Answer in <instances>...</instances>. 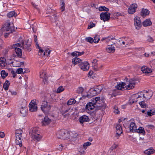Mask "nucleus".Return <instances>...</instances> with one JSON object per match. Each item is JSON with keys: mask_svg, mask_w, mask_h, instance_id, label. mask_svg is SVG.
<instances>
[{"mask_svg": "<svg viewBox=\"0 0 155 155\" xmlns=\"http://www.w3.org/2000/svg\"><path fill=\"white\" fill-rule=\"evenodd\" d=\"M153 94V92L150 90L144 91L138 93L137 94H133L129 100V103L131 105L136 102L139 99L143 97L145 100L150 99Z\"/></svg>", "mask_w": 155, "mask_h": 155, "instance_id": "nucleus-1", "label": "nucleus"}, {"mask_svg": "<svg viewBox=\"0 0 155 155\" xmlns=\"http://www.w3.org/2000/svg\"><path fill=\"white\" fill-rule=\"evenodd\" d=\"M14 28L12 27V26H11L9 20H7L3 27L0 30V32H2L1 33L2 34L3 32L8 31V33H6L5 34V37L6 38L10 33L12 32L13 31H14Z\"/></svg>", "mask_w": 155, "mask_h": 155, "instance_id": "nucleus-2", "label": "nucleus"}, {"mask_svg": "<svg viewBox=\"0 0 155 155\" xmlns=\"http://www.w3.org/2000/svg\"><path fill=\"white\" fill-rule=\"evenodd\" d=\"M104 97H96L92 99V101L96 104V106L98 107L99 109L102 110L104 109L106 107L105 104L104 103Z\"/></svg>", "mask_w": 155, "mask_h": 155, "instance_id": "nucleus-3", "label": "nucleus"}, {"mask_svg": "<svg viewBox=\"0 0 155 155\" xmlns=\"http://www.w3.org/2000/svg\"><path fill=\"white\" fill-rule=\"evenodd\" d=\"M130 130L131 132L141 133L143 135H144L145 133L144 129L143 127H140L137 129L136 124L134 122H132L130 123Z\"/></svg>", "mask_w": 155, "mask_h": 155, "instance_id": "nucleus-4", "label": "nucleus"}, {"mask_svg": "<svg viewBox=\"0 0 155 155\" xmlns=\"http://www.w3.org/2000/svg\"><path fill=\"white\" fill-rule=\"evenodd\" d=\"M24 42L22 40L21 43H17L13 44L12 46V48L15 49V51L17 54V55L19 57H21L22 55V52L21 49L19 47H22L21 45L23 46Z\"/></svg>", "mask_w": 155, "mask_h": 155, "instance_id": "nucleus-5", "label": "nucleus"}, {"mask_svg": "<svg viewBox=\"0 0 155 155\" xmlns=\"http://www.w3.org/2000/svg\"><path fill=\"white\" fill-rule=\"evenodd\" d=\"M51 107V105L47 101H43L41 105V110L45 114H48L50 111Z\"/></svg>", "mask_w": 155, "mask_h": 155, "instance_id": "nucleus-6", "label": "nucleus"}, {"mask_svg": "<svg viewBox=\"0 0 155 155\" xmlns=\"http://www.w3.org/2000/svg\"><path fill=\"white\" fill-rule=\"evenodd\" d=\"M57 135L58 138L66 139L69 138L70 134L67 130H63L58 131Z\"/></svg>", "mask_w": 155, "mask_h": 155, "instance_id": "nucleus-7", "label": "nucleus"}, {"mask_svg": "<svg viewBox=\"0 0 155 155\" xmlns=\"http://www.w3.org/2000/svg\"><path fill=\"white\" fill-rule=\"evenodd\" d=\"M79 66L82 70L84 71H87L89 68V64L87 61L81 62Z\"/></svg>", "mask_w": 155, "mask_h": 155, "instance_id": "nucleus-8", "label": "nucleus"}, {"mask_svg": "<svg viewBox=\"0 0 155 155\" xmlns=\"http://www.w3.org/2000/svg\"><path fill=\"white\" fill-rule=\"evenodd\" d=\"M110 13L107 12H102L100 15L101 19L104 21H108L110 18Z\"/></svg>", "mask_w": 155, "mask_h": 155, "instance_id": "nucleus-9", "label": "nucleus"}, {"mask_svg": "<svg viewBox=\"0 0 155 155\" xmlns=\"http://www.w3.org/2000/svg\"><path fill=\"white\" fill-rule=\"evenodd\" d=\"M29 110L31 112H34L37 111V107L36 103L34 100L31 101L29 105Z\"/></svg>", "mask_w": 155, "mask_h": 155, "instance_id": "nucleus-10", "label": "nucleus"}, {"mask_svg": "<svg viewBox=\"0 0 155 155\" xmlns=\"http://www.w3.org/2000/svg\"><path fill=\"white\" fill-rule=\"evenodd\" d=\"M137 7V5L136 4H133L131 5L129 7L128 11L130 14H134L136 11V8Z\"/></svg>", "mask_w": 155, "mask_h": 155, "instance_id": "nucleus-11", "label": "nucleus"}, {"mask_svg": "<svg viewBox=\"0 0 155 155\" xmlns=\"http://www.w3.org/2000/svg\"><path fill=\"white\" fill-rule=\"evenodd\" d=\"M116 137L117 139H118L120 135L122 133L123 130L121 125L117 124L116 127Z\"/></svg>", "mask_w": 155, "mask_h": 155, "instance_id": "nucleus-12", "label": "nucleus"}, {"mask_svg": "<svg viewBox=\"0 0 155 155\" xmlns=\"http://www.w3.org/2000/svg\"><path fill=\"white\" fill-rule=\"evenodd\" d=\"M51 122V120L48 117L45 116L42 119L41 124L42 126H46L49 125Z\"/></svg>", "mask_w": 155, "mask_h": 155, "instance_id": "nucleus-13", "label": "nucleus"}, {"mask_svg": "<svg viewBox=\"0 0 155 155\" xmlns=\"http://www.w3.org/2000/svg\"><path fill=\"white\" fill-rule=\"evenodd\" d=\"M38 129L39 128L37 127L32 128L30 131V134L31 135L32 137L36 134H40Z\"/></svg>", "mask_w": 155, "mask_h": 155, "instance_id": "nucleus-14", "label": "nucleus"}, {"mask_svg": "<svg viewBox=\"0 0 155 155\" xmlns=\"http://www.w3.org/2000/svg\"><path fill=\"white\" fill-rule=\"evenodd\" d=\"M96 106V104L92 101L91 102L87 104L86 106V108L89 110H92L94 109Z\"/></svg>", "mask_w": 155, "mask_h": 155, "instance_id": "nucleus-15", "label": "nucleus"}, {"mask_svg": "<svg viewBox=\"0 0 155 155\" xmlns=\"http://www.w3.org/2000/svg\"><path fill=\"white\" fill-rule=\"evenodd\" d=\"M140 18L138 17L135 18L134 19V25L136 28L139 29L141 26V22L140 20Z\"/></svg>", "mask_w": 155, "mask_h": 155, "instance_id": "nucleus-16", "label": "nucleus"}, {"mask_svg": "<svg viewBox=\"0 0 155 155\" xmlns=\"http://www.w3.org/2000/svg\"><path fill=\"white\" fill-rule=\"evenodd\" d=\"M135 83L134 82H127L125 83V89L127 90H129L134 88Z\"/></svg>", "mask_w": 155, "mask_h": 155, "instance_id": "nucleus-17", "label": "nucleus"}, {"mask_svg": "<svg viewBox=\"0 0 155 155\" xmlns=\"http://www.w3.org/2000/svg\"><path fill=\"white\" fill-rule=\"evenodd\" d=\"M89 119L88 117L85 115H84L81 116L79 119V121L82 124L84 122L89 121Z\"/></svg>", "mask_w": 155, "mask_h": 155, "instance_id": "nucleus-18", "label": "nucleus"}, {"mask_svg": "<svg viewBox=\"0 0 155 155\" xmlns=\"http://www.w3.org/2000/svg\"><path fill=\"white\" fill-rule=\"evenodd\" d=\"M141 70L143 73L145 74L150 73L152 71L151 69L148 68L146 66H143L141 68Z\"/></svg>", "mask_w": 155, "mask_h": 155, "instance_id": "nucleus-19", "label": "nucleus"}, {"mask_svg": "<svg viewBox=\"0 0 155 155\" xmlns=\"http://www.w3.org/2000/svg\"><path fill=\"white\" fill-rule=\"evenodd\" d=\"M15 137L16 139L15 142L16 145H19L20 147H21L22 145V139H21L22 137H19L18 136H16Z\"/></svg>", "mask_w": 155, "mask_h": 155, "instance_id": "nucleus-20", "label": "nucleus"}, {"mask_svg": "<svg viewBox=\"0 0 155 155\" xmlns=\"http://www.w3.org/2000/svg\"><path fill=\"white\" fill-rule=\"evenodd\" d=\"M122 39H124V40H122V44L124 46L129 45L130 43V41H131L130 38L128 37H125L122 38Z\"/></svg>", "mask_w": 155, "mask_h": 155, "instance_id": "nucleus-21", "label": "nucleus"}, {"mask_svg": "<svg viewBox=\"0 0 155 155\" xmlns=\"http://www.w3.org/2000/svg\"><path fill=\"white\" fill-rule=\"evenodd\" d=\"M115 48L113 45H108L106 48V50L109 53H114L115 51Z\"/></svg>", "mask_w": 155, "mask_h": 155, "instance_id": "nucleus-22", "label": "nucleus"}, {"mask_svg": "<svg viewBox=\"0 0 155 155\" xmlns=\"http://www.w3.org/2000/svg\"><path fill=\"white\" fill-rule=\"evenodd\" d=\"M23 71V69L22 68H19L17 70L16 72H15L12 70L11 71V73L13 75V77H15L16 76V73H18V74H20L22 73Z\"/></svg>", "mask_w": 155, "mask_h": 155, "instance_id": "nucleus-23", "label": "nucleus"}, {"mask_svg": "<svg viewBox=\"0 0 155 155\" xmlns=\"http://www.w3.org/2000/svg\"><path fill=\"white\" fill-rule=\"evenodd\" d=\"M30 45L31 42H29V41L28 40L26 43L25 45L24 44L23 46L21 45V47H22L23 48L25 49L26 50L30 51L31 50L29 47Z\"/></svg>", "mask_w": 155, "mask_h": 155, "instance_id": "nucleus-24", "label": "nucleus"}, {"mask_svg": "<svg viewBox=\"0 0 155 155\" xmlns=\"http://www.w3.org/2000/svg\"><path fill=\"white\" fill-rule=\"evenodd\" d=\"M7 65L6 62V59L4 58H0V65L2 67H5Z\"/></svg>", "mask_w": 155, "mask_h": 155, "instance_id": "nucleus-25", "label": "nucleus"}, {"mask_svg": "<svg viewBox=\"0 0 155 155\" xmlns=\"http://www.w3.org/2000/svg\"><path fill=\"white\" fill-rule=\"evenodd\" d=\"M152 25V22L150 19H147L143 23V25L144 27L149 26Z\"/></svg>", "mask_w": 155, "mask_h": 155, "instance_id": "nucleus-26", "label": "nucleus"}, {"mask_svg": "<svg viewBox=\"0 0 155 155\" xmlns=\"http://www.w3.org/2000/svg\"><path fill=\"white\" fill-rule=\"evenodd\" d=\"M154 150L153 148H150L145 150L144 151V153L147 155H150L154 153Z\"/></svg>", "mask_w": 155, "mask_h": 155, "instance_id": "nucleus-27", "label": "nucleus"}, {"mask_svg": "<svg viewBox=\"0 0 155 155\" xmlns=\"http://www.w3.org/2000/svg\"><path fill=\"white\" fill-rule=\"evenodd\" d=\"M81 60L78 58L75 57L72 60V63L74 64H78V65L79 64L81 63Z\"/></svg>", "mask_w": 155, "mask_h": 155, "instance_id": "nucleus-28", "label": "nucleus"}, {"mask_svg": "<svg viewBox=\"0 0 155 155\" xmlns=\"http://www.w3.org/2000/svg\"><path fill=\"white\" fill-rule=\"evenodd\" d=\"M27 109L25 107H21L20 109V112L22 116L23 117L27 115Z\"/></svg>", "mask_w": 155, "mask_h": 155, "instance_id": "nucleus-29", "label": "nucleus"}, {"mask_svg": "<svg viewBox=\"0 0 155 155\" xmlns=\"http://www.w3.org/2000/svg\"><path fill=\"white\" fill-rule=\"evenodd\" d=\"M97 60L96 59H94L92 62V67L95 70H97L99 67L97 66Z\"/></svg>", "mask_w": 155, "mask_h": 155, "instance_id": "nucleus-30", "label": "nucleus"}, {"mask_svg": "<svg viewBox=\"0 0 155 155\" xmlns=\"http://www.w3.org/2000/svg\"><path fill=\"white\" fill-rule=\"evenodd\" d=\"M50 52L51 51L50 50H48V49H46L43 50V52L39 54V55H41L42 56H45V54L47 55H48L50 54Z\"/></svg>", "mask_w": 155, "mask_h": 155, "instance_id": "nucleus-31", "label": "nucleus"}, {"mask_svg": "<svg viewBox=\"0 0 155 155\" xmlns=\"http://www.w3.org/2000/svg\"><path fill=\"white\" fill-rule=\"evenodd\" d=\"M84 52V51L81 52H79L78 51H75L72 53L71 54V55L73 56H79L83 54Z\"/></svg>", "mask_w": 155, "mask_h": 155, "instance_id": "nucleus-32", "label": "nucleus"}, {"mask_svg": "<svg viewBox=\"0 0 155 155\" xmlns=\"http://www.w3.org/2000/svg\"><path fill=\"white\" fill-rule=\"evenodd\" d=\"M125 83L124 82H122L117 85V88L118 90H122V89H125Z\"/></svg>", "mask_w": 155, "mask_h": 155, "instance_id": "nucleus-33", "label": "nucleus"}, {"mask_svg": "<svg viewBox=\"0 0 155 155\" xmlns=\"http://www.w3.org/2000/svg\"><path fill=\"white\" fill-rule=\"evenodd\" d=\"M10 84V82L8 81H6L3 84V88L5 90L8 89V87Z\"/></svg>", "mask_w": 155, "mask_h": 155, "instance_id": "nucleus-34", "label": "nucleus"}, {"mask_svg": "<svg viewBox=\"0 0 155 155\" xmlns=\"http://www.w3.org/2000/svg\"><path fill=\"white\" fill-rule=\"evenodd\" d=\"M22 130L21 129H19L16 130L15 137H22Z\"/></svg>", "mask_w": 155, "mask_h": 155, "instance_id": "nucleus-35", "label": "nucleus"}, {"mask_svg": "<svg viewBox=\"0 0 155 155\" xmlns=\"http://www.w3.org/2000/svg\"><path fill=\"white\" fill-rule=\"evenodd\" d=\"M95 89L97 92V94H99L103 89V85H101L97 86Z\"/></svg>", "mask_w": 155, "mask_h": 155, "instance_id": "nucleus-36", "label": "nucleus"}, {"mask_svg": "<svg viewBox=\"0 0 155 155\" xmlns=\"http://www.w3.org/2000/svg\"><path fill=\"white\" fill-rule=\"evenodd\" d=\"M144 101H139V104L141 107L143 108H147L148 107V106L145 103Z\"/></svg>", "mask_w": 155, "mask_h": 155, "instance_id": "nucleus-37", "label": "nucleus"}, {"mask_svg": "<svg viewBox=\"0 0 155 155\" xmlns=\"http://www.w3.org/2000/svg\"><path fill=\"white\" fill-rule=\"evenodd\" d=\"M149 11L147 9H143L141 11V15L143 16L147 15L149 14Z\"/></svg>", "mask_w": 155, "mask_h": 155, "instance_id": "nucleus-38", "label": "nucleus"}, {"mask_svg": "<svg viewBox=\"0 0 155 155\" xmlns=\"http://www.w3.org/2000/svg\"><path fill=\"white\" fill-rule=\"evenodd\" d=\"M33 140L39 141L41 138V136L39 134H36L32 137Z\"/></svg>", "mask_w": 155, "mask_h": 155, "instance_id": "nucleus-39", "label": "nucleus"}, {"mask_svg": "<svg viewBox=\"0 0 155 155\" xmlns=\"http://www.w3.org/2000/svg\"><path fill=\"white\" fill-rule=\"evenodd\" d=\"M97 94V93L95 89H91L90 94H91V96L92 97L96 95Z\"/></svg>", "mask_w": 155, "mask_h": 155, "instance_id": "nucleus-40", "label": "nucleus"}, {"mask_svg": "<svg viewBox=\"0 0 155 155\" xmlns=\"http://www.w3.org/2000/svg\"><path fill=\"white\" fill-rule=\"evenodd\" d=\"M76 102V100L74 99H70L67 102L68 105H72L75 104Z\"/></svg>", "mask_w": 155, "mask_h": 155, "instance_id": "nucleus-41", "label": "nucleus"}, {"mask_svg": "<svg viewBox=\"0 0 155 155\" xmlns=\"http://www.w3.org/2000/svg\"><path fill=\"white\" fill-rule=\"evenodd\" d=\"M118 145L117 144H114L112 146L110 147V152H111V151L114 152V153H115V152L116 151V150L117 148L118 147Z\"/></svg>", "mask_w": 155, "mask_h": 155, "instance_id": "nucleus-42", "label": "nucleus"}, {"mask_svg": "<svg viewBox=\"0 0 155 155\" xmlns=\"http://www.w3.org/2000/svg\"><path fill=\"white\" fill-rule=\"evenodd\" d=\"M40 76L41 78L43 77L45 78L48 77V76L47 75L45 71L41 72L40 73Z\"/></svg>", "mask_w": 155, "mask_h": 155, "instance_id": "nucleus-43", "label": "nucleus"}, {"mask_svg": "<svg viewBox=\"0 0 155 155\" xmlns=\"http://www.w3.org/2000/svg\"><path fill=\"white\" fill-rule=\"evenodd\" d=\"M1 75L2 78H5L8 76V73L6 72L4 70H2L1 71Z\"/></svg>", "mask_w": 155, "mask_h": 155, "instance_id": "nucleus-44", "label": "nucleus"}, {"mask_svg": "<svg viewBox=\"0 0 155 155\" xmlns=\"http://www.w3.org/2000/svg\"><path fill=\"white\" fill-rule=\"evenodd\" d=\"M94 42L95 43H97L99 40H100V38H99V35H96L95 36L94 38Z\"/></svg>", "mask_w": 155, "mask_h": 155, "instance_id": "nucleus-45", "label": "nucleus"}, {"mask_svg": "<svg viewBox=\"0 0 155 155\" xmlns=\"http://www.w3.org/2000/svg\"><path fill=\"white\" fill-rule=\"evenodd\" d=\"M64 90V88L62 86H60L57 89L56 92L57 93H59L63 91Z\"/></svg>", "mask_w": 155, "mask_h": 155, "instance_id": "nucleus-46", "label": "nucleus"}, {"mask_svg": "<svg viewBox=\"0 0 155 155\" xmlns=\"http://www.w3.org/2000/svg\"><path fill=\"white\" fill-rule=\"evenodd\" d=\"M15 12L14 11H11L7 14V16L9 18H11L13 17V16H15Z\"/></svg>", "mask_w": 155, "mask_h": 155, "instance_id": "nucleus-47", "label": "nucleus"}, {"mask_svg": "<svg viewBox=\"0 0 155 155\" xmlns=\"http://www.w3.org/2000/svg\"><path fill=\"white\" fill-rule=\"evenodd\" d=\"M99 10L100 11H104L107 12L109 11V9L105 6H101L99 8Z\"/></svg>", "mask_w": 155, "mask_h": 155, "instance_id": "nucleus-48", "label": "nucleus"}, {"mask_svg": "<svg viewBox=\"0 0 155 155\" xmlns=\"http://www.w3.org/2000/svg\"><path fill=\"white\" fill-rule=\"evenodd\" d=\"M85 40L91 43L94 42L93 39L91 37H88L86 38Z\"/></svg>", "mask_w": 155, "mask_h": 155, "instance_id": "nucleus-49", "label": "nucleus"}, {"mask_svg": "<svg viewBox=\"0 0 155 155\" xmlns=\"http://www.w3.org/2000/svg\"><path fill=\"white\" fill-rule=\"evenodd\" d=\"M91 144V143L89 142L84 143L83 144V147L84 149L86 150L87 146H89Z\"/></svg>", "mask_w": 155, "mask_h": 155, "instance_id": "nucleus-50", "label": "nucleus"}, {"mask_svg": "<svg viewBox=\"0 0 155 155\" xmlns=\"http://www.w3.org/2000/svg\"><path fill=\"white\" fill-rule=\"evenodd\" d=\"M61 11L63 12V11L64 9H65V7L64 6V3L62 0H61Z\"/></svg>", "mask_w": 155, "mask_h": 155, "instance_id": "nucleus-51", "label": "nucleus"}, {"mask_svg": "<svg viewBox=\"0 0 155 155\" xmlns=\"http://www.w3.org/2000/svg\"><path fill=\"white\" fill-rule=\"evenodd\" d=\"M84 91V89L81 87H79L77 90V92L79 94L81 93Z\"/></svg>", "mask_w": 155, "mask_h": 155, "instance_id": "nucleus-52", "label": "nucleus"}, {"mask_svg": "<svg viewBox=\"0 0 155 155\" xmlns=\"http://www.w3.org/2000/svg\"><path fill=\"white\" fill-rule=\"evenodd\" d=\"M36 44L37 48L39 49L38 54H40V53H41V52H43V50L41 48V47L39 46L38 44V42L36 43Z\"/></svg>", "mask_w": 155, "mask_h": 155, "instance_id": "nucleus-53", "label": "nucleus"}, {"mask_svg": "<svg viewBox=\"0 0 155 155\" xmlns=\"http://www.w3.org/2000/svg\"><path fill=\"white\" fill-rule=\"evenodd\" d=\"M152 110H150L149 111H148L147 112V114L148 116H151L152 115H153L154 113H155V112H154L153 111L151 112Z\"/></svg>", "mask_w": 155, "mask_h": 155, "instance_id": "nucleus-54", "label": "nucleus"}, {"mask_svg": "<svg viewBox=\"0 0 155 155\" xmlns=\"http://www.w3.org/2000/svg\"><path fill=\"white\" fill-rule=\"evenodd\" d=\"M95 26V24L93 23L92 22H91V23H90V25H89L88 26L87 28L88 29H90L91 28H92L94 27Z\"/></svg>", "mask_w": 155, "mask_h": 155, "instance_id": "nucleus-55", "label": "nucleus"}, {"mask_svg": "<svg viewBox=\"0 0 155 155\" xmlns=\"http://www.w3.org/2000/svg\"><path fill=\"white\" fill-rule=\"evenodd\" d=\"M114 38H110L109 37L105 38V40L107 42H108L110 41L111 40H112Z\"/></svg>", "mask_w": 155, "mask_h": 155, "instance_id": "nucleus-56", "label": "nucleus"}, {"mask_svg": "<svg viewBox=\"0 0 155 155\" xmlns=\"http://www.w3.org/2000/svg\"><path fill=\"white\" fill-rule=\"evenodd\" d=\"M114 111L117 114H118L119 113V111L118 110V108L117 107H115V110Z\"/></svg>", "mask_w": 155, "mask_h": 155, "instance_id": "nucleus-57", "label": "nucleus"}, {"mask_svg": "<svg viewBox=\"0 0 155 155\" xmlns=\"http://www.w3.org/2000/svg\"><path fill=\"white\" fill-rule=\"evenodd\" d=\"M43 82L44 83V84H48V78H44L43 80Z\"/></svg>", "mask_w": 155, "mask_h": 155, "instance_id": "nucleus-58", "label": "nucleus"}, {"mask_svg": "<svg viewBox=\"0 0 155 155\" xmlns=\"http://www.w3.org/2000/svg\"><path fill=\"white\" fill-rule=\"evenodd\" d=\"M147 40L148 41L150 42H152L153 41V38L152 37L150 36H148V37Z\"/></svg>", "mask_w": 155, "mask_h": 155, "instance_id": "nucleus-59", "label": "nucleus"}, {"mask_svg": "<svg viewBox=\"0 0 155 155\" xmlns=\"http://www.w3.org/2000/svg\"><path fill=\"white\" fill-rule=\"evenodd\" d=\"M5 135L3 132H0V137L3 138L5 137Z\"/></svg>", "mask_w": 155, "mask_h": 155, "instance_id": "nucleus-60", "label": "nucleus"}, {"mask_svg": "<svg viewBox=\"0 0 155 155\" xmlns=\"http://www.w3.org/2000/svg\"><path fill=\"white\" fill-rule=\"evenodd\" d=\"M93 71H90L88 74V76H91V75H92L93 74Z\"/></svg>", "mask_w": 155, "mask_h": 155, "instance_id": "nucleus-61", "label": "nucleus"}, {"mask_svg": "<svg viewBox=\"0 0 155 155\" xmlns=\"http://www.w3.org/2000/svg\"><path fill=\"white\" fill-rule=\"evenodd\" d=\"M34 37L35 42V43H37V36L36 35H34Z\"/></svg>", "mask_w": 155, "mask_h": 155, "instance_id": "nucleus-62", "label": "nucleus"}, {"mask_svg": "<svg viewBox=\"0 0 155 155\" xmlns=\"http://www.w3.org/2000/svg\"><path fill=\"white\" fill-rule=\"evenodd\" d=\"M11 94L12 95H16V94H17V93L16 91H11Z\"/></svg>", "mask_w": 155, "mask_h": 155, "instance_id": "nucleus-63", "label": "nucleus"}, {"mask_svg": "<svg viewBox=\"0 0 155 155\" xmlns=\"http://www.w3.org/2000/svg\"><path fill=\"white\" fill-rule=\"evenodd\" d=\"M84 97H87L88 98H90L92 97L91 96V94H88L84 96Z\"/></svg>", "mask_w": 155, "mask_h": 155, "instance_id": "nucleus-64", "label": "nucleus"}]
</instances>
